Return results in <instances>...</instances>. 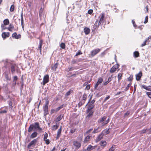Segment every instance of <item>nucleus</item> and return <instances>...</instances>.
Here are the masks:
<instances>
[{
  "label": "nucleus",
  "mask_w": 151,
  "mask_h": 151,
  "mask_svg": "<svg viewBox=\"0 0 151 151\" xmlns=\"http://www.w3.org/2000/svg\"><path fill=\"white\" fill-rule=\"evenodd\" d=\"M104 17V13H102L101 14L100 16L99 17V21L98 20H97L95 22L94 25L93 27L94 30H95L97 29L99 27V25H103L104 21L105 20V19Z\"/></svg>",
  "instance_id": "obj_1"
},
{
  "label": "nucleus",
  "mask_w": 151,
  "mask_h": 151,
  "mask_svg": "<svg viewBox=\"0 0 151 151\" xmlns=\"http://www.w3.org/2000/svg\"><path fill=\"white\" fill-rule=\"evenodd\" d=\"M35 128V129H38L39 131H41L42 129L40 126L39 123V122H35L34 124H31L30 125L28 129V132H32L33 129Z\"/></svg>",
  "instance_id": "obj_2"
},
{
  "label": "nucleus",
  "mask_w": 151,
  "mask_h": 151,
  "mask_svg": "<svg viewBox=\"0 0 151 151\" xmlns=\"http://www.w3.org/2000/svg\"><path fill=\"white\" fill-rule=\"evenodd\" d=\"M77 138L80 140L78 141L77 140H75L73 141V145L75 147L76 150H78L81 147V141L82 140V137H78Z\"/></svg>",
  "instance_id": "obj_3"
},
{
  "label": "nucleus",
  "mask_w": 151,
  "mask_h": 151,
  "mask_svg": "<svg viewBox=\"0 0 151 151\" xmlns=\"http://www.w3.org/2000/svg\"><path fill=\"white\" fill-rule=\"evenodd\" d=\"M49 104V101L48 99L46 100L45 104L44 105L43 107V111H44V115H46L48 114V105Z\"/></svg>",
  "instance_id": "obj_4"
},
{
  "label": "nucleus",
  "mask_w": 151,
  "mask_h": 151,
  "mask_svg": "<svg viewBox=\"0 0 151 151\" xmlns=\"http://www.w3.org/2000/svg\"><path fill=\"white\" fill-rule=\"evenodd\" d=\"M49 81V76L48 74L44 76L43 78V82L41 83L43 86H45V84L47 83Z\"/></svg>",
  "instance_id": "obj_5"
},
{
  "label": "nucleus",
  "mask_w": 151,
  "mask_h": 151,
  "mask_svg": "<svg viewBox=\"0 0 151 151\" xmlns=\"http://www.w3.org/2000/svg\"><path fill=\"white\" fill-rule=\"evenodd\" d=\"M10 68L12 73L13 74L15 72L16 69L18 68V67L16 64H10Z\"/></svg>",
  "instance_id": "obj_6"
},
{
  "label": "nucleus",
  "mask_w": 151,
  "mask_h": 151,
  "mask_svg": "<svg viewBox=\"0 0 151 151\" xmlns=\"http://www.w3.org/2000/svg\"><path fill=\"white\" fill-rule=\"evenodd\" d=\"M103 80V78L101 77H99L98 78L97 82L94 86V88L95 89H97L98 86L102 83Z\"/></svg>",
  "instance_id": "obj_7"
},
{
  "label": "nucleus",
  "mask_w": 151,
  "mask_h": 151,
  "mask_svg": "<svg viewBox=\"0 0 151 151\" xmlns=\"http://www.w3.org/2000/svg\"><path fill=\"white\" fill-rule=\"evenodd\" d=\"M37 142V140L36 139H35L29 143L27 147L28 149H30L31 147L32 146H35L36 145Z\"/></svg>",
  "instance_id": "obj_8"
},
{
  "label": "nucleus",
  "mask_w": 151,
  "mask_h": 151,
  "mask_svg": "<svg viewBox=\"0 0 151 151\" xmlns=\"http://www.w3.org/2000/svg\"><path fill=\"white\" fill-rule=\"evenodd\" d=\"M101 50L99 48H97L92 50L91 52V54L92 56H94L98 53Z\"/></svg>",
  "instance_id": "obj_9"
},
{
  "label": "nucleus",
  "mask_w": 151,
  "mask_h": 151,
  "mask_svg": "<svg viewBox=\"0 0 151 151\" xmlns=\"http://www.w3.org/2000/svg\"><path fill=\"white\" fill-rule=\"evenodd\" d=\"M119 65L118 64H115L113 65L111 68L110 70V72L113 73L116 70L119 68Z\"/></svg>",
  "instance_id": "obj_10"
},
{
  "label": "nucleus",
  "mask_w": 151,
  "mask_h": 151,
  "mask_svg": "<svg viewBox=\"0 0 151 151\" xmlns=\"http://www.w3.org/2000/svg\"><path fill=\"white\" fill-rule=\"evenodd\" d=\"M142 76V71H140L138 74L136 75V80L137 81L140 80Z\"/></svg>",
  "instance_id": "obj_11"
},
{
  "label": "nucleus",
  "mask_w": 151,
  "mask_h": 151,
  "mask_svg": "<svg viewBox=\"0 0 151 151\" xmlns=\"http://www.w3.org/2000/svg\"><path fill=\"white\" fill-rule=\"evenodd\" d=\"M10 70H9L8 71H5V72L4 73V75L5 78L7 80H10L11 78L9 77V74L10 73Z\"/></svg>",
  "instance_id": "obj_12"
},
{
  "label": "nucleus",
  "mask_w": 151,
  "mask_h": 151,
  "mask_svg": "<svg viewBox=\"0 0 151 151\" xmlns=\"http://www.w3.org/2000/svg\"><path fill=\"white\" fill-rule=\"evenodd\" d=\"M7 29L9 31L12 32L13 30H17L18 29L17 28V29H15L14 25L12 24H10Z\"/></svg>",
  "instance_id": "obj_13"
},
{
  "label": "nucleus",
  "mask_w": 151,
  "mask_h": 151,
  "mask_svg": "<svg viewBox=\"0 0 151 151\" xmlns=\"http://www.w3.org/2000/svg\"><path fill=\"white\" fill-rule=\"evenodd\" d=\"M104 136V134L102 133V132L99 134L96 139V142H97L101 140L103 138Z\"/></svg>",
  "instance_id": "obj_14"
},
{
  "label": "nucleus",
  "mask_w": 151,
  "mask_h": 151,
  "mask_svg": "<svg viewBox=\"0 0 151 151\" xmlns=\"http://www.w3.org/2000/svg\"><path fill=\"white\" fill-rule=\"evenodd\" d=\"M10 36V33L9 32H4L2 33L1 36L3 39H4L7 37H9Z\"/></svg>",
  "instance_id": "obj_15"
},
{
  "label": "nucleus",
  "mask_w": 151,
  "mask_h": 151,
  "mask_svg": "<svg viewBox=\"0 0 151 151\" xmlns=\"http://www.w3.org/2000/svg\"><path fill=\"white\" fill-rule=\"evenodd\" d=\"M43 41L42 40L40 39V40L39 43L38 45V48L37 49V50H40V53L41 52V50H42V47L43 43Z\"/></svg>",
  "instance_id": "obj_16"
},
{
  "label": "nucleus",
  "mask_w": 151,
  "mask_h": 151,
  "mask_svg": "<svg viewBox=\"0 0 151 151\" xmlns=\"http://www.w3.org/2000/svg\"><path fill=\"white\" fill-rule=\"evenodd\" d=\"M62 130V126H61L60 128L58 129L57 134L56 137V139H59V137H60L61 133V131Z\"/></svg>",
  "instance_id": "obj_17"
},
{
  "label": "nucleus",
  "mask_w": 151,
  "mask_h": 151,
  "mask_svg": "<svg viewBox=\"0 0 151 151\" xmlns=\"http://www.w3.org/2000/svg\"><path fill=\"white\" fill-rule=\"evenodd\" d=\"M12 37L14 38L18 39L21 38V36L20 34L17 35L16 32H14L12 34Z\"/></svg>",
  "instance_id": "obj_18"
},
{
  "label": "nucleus",
  "mask_w": 151,
  "mask_h": 151,
  "mask_svg": "<svg viewBox=\"0 0 151 151\" xmlns=\"http://www.w3.org/2000/svg\"><path fill=\"white\" fill-rule=\"evenodd\" d=\"M149 129H144L140 131V134H144L147 133V134H149L148 133L149 132Z\"/></svg>",
  "instance_id": "obj_19"
},
{
  "label": "nucleus",
  "mask_w": 151,
  "mask_h": 151,
  "mask_svg": "<svg viewBox=\"0 0 151 151\" xmlns=\"http://www.w3.org/2000/svg\"><path fill=\"white\" fill-rule=\"evenodd\" d=\"M84 32L86 35H88L90 32V29L89 28L86 27L84 29Z\"/></svg>",
  "instance_id": "obj_20"
},
{
  "label": "nucleus",
  "mask_w": 151,
  "mask_h": 151,
  "mask_svg": "<svg viewBox=\"0 0 151 151\" xmlns=\"http://www.w3.org/2000/svg\"><path fill=\"white\" fill-rule=\"evenodd\" d=\"M91 137V136L90 135H88L85 137L83 141L84 143L88 142L90 140Z\"/></svg>",
  "instance_id": "obj_21"
},
{
  "label": "nucleus",
  "mask_w": 151,
  "mask_h": 151,
  "mask_svg": "<svg viewBox=\"0 0 151 151\" xmlns=\"http://www.w3.org/2000/svg\"><path fill=\"white\" fill-rule=\"evenodd\" d=\"M95 101L94 99H93L91 101H90L88 102V106H93L94 107V103H95Z\"/></svg>",
  "instance_id": "obj_22"
},
{
  "label": "nucleus",
  "mask_w": 151,
  "mask_h": 151,
  "mask_svg": "<svg viewBox=\"0 0 151 151\" xmlns=\"http://www.w3.org/2000/svg\"><path fill=\"white\" fill-rule=\"evenodd\" d=\"M142 87L147 90L151 91V86H147L145 85H142Z\"/></svg>",
  "instance_id": "obj_23"
},
{
  "label": "nucleus",
  "mask_w": 151,
  "mask_h": 151,
  "mask_svg": "<svg viewBox=\"0 0 151 151\" xmlns=\"http://www.w3.org/2000/svg\"><path fill=\"white\" fill-rule=\"evenodd\" d=\"M133 56L134 58H137L139 56V53L138 51H135L133 52Z\"/></svg>",
  "instance_id": "obj_24"
},
{
  "label": "nucleus",
  "mask_w": 151,
  "mask_h": 151,
  "mask_svg": "<svg viewBox=\"0 0 151 151\" xmlns=\"http://www.w3.org/2000/svg\"><path fill=\"white\" fill-rule=\"evenodd\" d=\"M123 73H119L118 74L117 78H118V81L119 82L120 80L122 79Z\"/></svg>",
  "instance_id": "obj_25"
},
{
  "label": "nucleus",
  "mask_w": 151,
  "mask_h": 151,
  "mask_svg": "<svg viewBox=\"0 0 151 151\" xmlns=\"http://www.w3.org/2000/svg\"><path fill=\"white\" fill-rule=\"evenodd\" d=\"M106 117L104 116L103 117L100 119L98 121V123H100L104 121L106 119Z\"/></svg>",
  "instance_id": "obj_26"
},
{
  "label": "nucleus",
  "mask_w": 151,
  "mask_h": 151,
  "mask_svg": "<svg viewBox=\"0 0 151 151\" xmlns=\"http://www.w3.org/2000/svg\"><path fill=\"white\" fill-rule=\"evenodd\" d=\"M95 146H92L91 145H89L87 148V150L88 151H90L94 149L95 148Z\"/></svg>",
  "instance_id": "obj_27"
},
{
  "label": "nucleus",
  "mask_w": 151,
  "mask_h": 151,
  "mask_svg": "<svg viewBox=\"0 0 151 151\" xmlns=\"http://www.w3.org/2000/svg\"><path fill=\"white\" fill-rule=\"evenodd\" d=\"M83 60V59H82L81 58L78 59L77 61L76 60L74 59H73L71 61V63L73 64H74L78 62H80Z\"/></svg>",
  "instance_id": "obj_28"
},
{
  "label": "nucleus",
  "mask_w": 151,
  "mask_h": 151,
  "mask_svg": "<svg viewBox=\"0 0 151 151\" xmlns=\"http://www.w3.org/2000/svg\"><path fill=\"white\" fill-rule=\"evenodd\" d=\"M66 106V104H64L58 107L55 110V112L58 111L60 109H62L63 107H65Z\"/></svg>",
  "instance_id": "obj_29"
},
{
  "label": "nucleus",
  "mask_w": 151,
  "mask_h": 151,
  "mask_svg": "<svg viewBox=\"0 0 151 151\" xmlns=\"http://www.w3.org/2000/svg\"><path fill=\"white\" fill-rule=\"evenodd\" d=\"M37 135V133L36 132H34L30 135V137L31 138L33 139L36 137Z\"/></svg>",
  "instance_id": "obj_30"
},
{
  "label": "nucleus",
  "mask_w": 151,
  "mask_h": 151,
  "mask_svg": "<svg viewBox=\"0 0 151 151\" xmlns=\"http://www.w3.org/2000/svg\"><path fill=\"white\" fill-rule=\"evenodd\" d=\"M58 65V63H56L52 66V69L56 71V68H57Z\"/></svg>",
  "instance_id": "obj_31"
},
{
  "label": "nucleus",
  "mask_w": 151,
  "mask_h": 151,
  "mask_svg": "<svg viewBox=\"0 0 151 151\" xmlns=\"http://www.w3.org/2000/svg\"><path fill=\"white\" fill-rule=\"evenodd\" d=\"M101 130V129H100L99 127H98L96 129H94L93 131V133H96L99 132H100Z\"/></svg>",
  "instance_id": "obj_32"
},
{
  "label": "nucleus",
  "mask_w": 151,
  "mask_h": 151,
  "mask_svg": "<svg viewBox=\"0 0 151 151\" xmlns=\"http://www.w3.org/2000/svg\"><path fill=\"white\" fill-rule=\"evenodd\" d=\"M21 25L22 28H24V19L23 18V13H22L21 15Z\"/></svg>",
  "instance_id": "obj_33"
},
{
  "label": "nucleus",
  "mask_w": 151,
  "mask_h": 151,
  "mask_svg": "<svg viewBox=\"0 0 151 151\" xmlns=\"http://www.w3.org/2000/svg\"><path fill=\"white\" fill-rule=\"evenodd\" d=\"M100 144L101 146L105 147L107 144V143L105 141H101L100 142Z\"/></svg>",
  "instance_id": "obj_34"
},
{
  "label": "nucleus",
  "mask_w": 151,
  "mask_h": 151,
  "mask_svg": "<svg viewBox=\"0 0 151 151\" xmlns=\"http://www.w3.org/2000/svg\"><path fill=\"white\" fill-rule=\"evenodd\" d=\"M88 113V114L87 116L86 117L89 118L90 117H92L93 116V111H91L89 112H87Z\"/></svg>",
  "instance_id": "obj_35"
},
{
  "label": "nucleus",
  "mask_w": 151,
  "mask_h": 151,
  "mask_svg": "<svg viewBox=\"0 0 151 151\" xmlns=\"http://www.w3.org/2000/svg\"><path fill=\"white\" fill-rule=\"evenodd\" d=\"M151 40V35L149 36L147 38H146L145 41L147 42V45H148L150 41Z\"/></svg>",
  "instance_id": "obj_36"
},
{
  "label": "nucleus",
  "mask_w": 151,
  "mask_h": 151,
  "mask_svg": "<svg viewBox=\"0 0 151 151\" xmlns=\"http://www.w3.org/2000/svg\"><path fill=\"white\" fill-rule=\"evenodd\" d=\"M9 20L7 19H5L3 21L4 24L5 25H7L9 24Z\"/></svg>",
  "instance_id": "obj_37"
},
{
  "label": "nucleus",
  "mask_w": 151,
  "mask_h": 151,
  "mask_svg": "<svg viewBox=\"0 0 151 151\" xmlns=\"http://www.w3.org/2000/svg\"><path fill=\"white\" fill-rule=\"evenodd\" d=\"M15 9V6L14 4H12L10 8V11L11 12H13L14 11Z\"/></svg>",
  "instance_id": "obj_38"
},
{
  "label": "nucleus",
  "mask_w": 151,
  "mask_h": 151,
  "mask_svg": "<svg viewBox=\"0 0 151 151\" xmlns=\"http://www.w3.org/2000/svg\"><path fill=\"white\" fill-rule=\"evenodd\" d=\"M87 95L86 93H84L82 97V101H84L85 102L86 101L87 99Z\"/></svg>",
  "instance_id": "obj_39"
},
{
  "label": "nucleus",
  "mask_w": 151,
  "mask_h": 151,
  "mask_svg": "<svg viewBox=\"0 0 151 151\" xmlns=\"http://www.w3.org/2000/svg\"><path fill=\"white\" fill-rule=\"evenodd\" d=\"M85 103V102L84 101L81 100L80 101L78 104V106L79 107H81L82 105L84 104Z\"/></svg>",
  "instance_id": "obj_40"
},
{
  "label": "nucleus",
  "mask_w": 151,
  "mask_h": 151,
  "mask_svg": "<svg viewBox=\"0 0 151 151\" xmlns=\"http://www.w3.org/2000/svg\"><path fill=\"white\" fill-rule=\"evenodd\" d=\"M73 92V90L72 89H70L65 94V95L66 96H68L70 95V93H72Z\"/></svg>",
  "instance_id": "obj_41"
},
{
  "label": "nucleus",
  "mask_w": 151,
  "mask_h": 151,
  "mask_svg": "<svg viewBox=\"0 0 151 151\" xmlns=\"http://www.w3.org/2000/svg\"><path fill=\"white\" fill-rule=\"evenodd\" d=\"M8 104L9 105V108H12L13 107L12 106V103L11 100H10L9 101H8Z\"/></svg>",
  "instance_id": "obj_42"
},
{
  "label": "nucleus",
  "mask_w": 151,
  "mask_h": 151,
  "mask_svg": "<svg viewBox=\"0 0 151 151\" xmlns=\"http://www.w3.org/2000/svg\"><path fill=\"white\" fill-rule=\"evenodd\" d=\"M60 47L62 49H65V43L62 42L60 45Z\"/></svg>",
  "instance_id": "obj_43"
},
{
  "label": "nucleus",
  "mask_w": 151,
  "mask_h": 151,
  "mask_svg": "<svg viewBox=\"0 0 151 151\" xmlns=\"http://www.w3.org/2000/svg\"><path fill=\"white\" fill-rule=\"evenodd\" d=\"M109 121V118H108L107 120L106 121H105L103 122L102 124V126H104L106 124H107Z\"/></svg>",
  "instance_id": "obj_44"
},
{
  "label": "nucleus",
  "mask_w": 151,
  "mask_h": 151,
  "mask_svg": "<svg viewBox=\"0 0 151 151\" xmlns=\"http://www.w3.org/2000/svg\"><path fill=\"white\" fill-rule=\"evenodd\" d=\"M62 117L61 115L59 116L56 118V122H58L60 121L62 119Z\"/></svg>",
  "instance_id": "obj_45"
},
{
  "label": "nucleus",
  "mask_w": 151,
  "mask_h": 151,
  "mask_svg": "<svg viewBox=\"0 0 151 151\" xmlns=\"http://www.w3.org/2000/svg\"><path fill=\"white\" fill-rule=\"evenodd\" d=\"M74 69V68L72 67H69L68 68L66 69V71L67 72H68L70 71L73 70Z\"/></svg>",
  "instance_id": "obj_46"
},
{
  "label": "nucleus",
  "mask_w": 151,
  "mask_h": 151,
  "mask_svg": "<svg viewBox=\"0 0 151 151\" xmlns=\"http://www.w3.org/2000/svg\"><path fill=\"white\" fill-rule=\"evenodd\" d=\"M131 85H132V83H129L127 85V86L125 88V91H127L129 89V87L131 86Z\"/></svg>",
  "instance_id": "obj_47"
},
{
  "label": "nucleus",
  "mask_w": 151,
  "mask_h": 151,
  "mask_svg": "<svg viewBox=\"0 0 151 151\" xmlns=\"http://www.w3.org/2000/svg\"><path fill=\"white\" fill-rule=\"evenodd\" d=\"M93 106H88V109L87 110V112H89L91 111H92V109L93 108Z\"/></svg>",
  "instance_id": "obj_48"
},
{
  "label": "nucleus",
  "mask_w": 151,
  "mask_h": 151,
  "mask_svg": "<svg viewBox=\"0 0 151 151\" xmlns=\"http://www.w3.org/2000/svg\"><path fill=\"white\" fill-rule=\"evenodd\" d=\"M76 130V128H73L71 129H70V133L71 134H73L74 132H75Z\"/></svg>",
  "instance_id": "obj_49"
},
{
  "label": "nucleus",
  "mask_w": 151,
  "mask_h": 151,
  "mask_svg": "<svg viewBox=\"0 0 151 151\" xmlns=\"http://www.w3.org/2000/svg\"><path fill=\"white\" fill-rule=\"evenodd\" d=\"M58 125H54L52 127V129L53 130H55L58 129Z\"/></svg>",
  "instance_id": "obj_50"
},
{
  "label": "nucleus",
  "mask_w": 151,
  "mask_h": 151,
  "mask_svg": "<svg viewBox=\"0 0 151 151\" xmlns=\"http://www.w3.org/2000/svg\"><path fill=\"white\" fill-rule=\"evenodd\" d=\"M43 140L45 142V143L47 145H49L50 142V141L49 139H46Z\"/></svg>",
  "instance_id": "obj_51"
},
{
  "label": "nucleus",
  "mask_w": 151,
  "mask_h": 151,
  "mask_svg": "<svg viewBox=\"0 0 151 151\" xmlns=\"http://www.w3.org/2000/svg\"><path fill=\"white\" fill-rule=\"evenodd\" d=\"M43 12V9L42 7H41L40 9L39 15L40 17H41L42 16V13Z\"/></svg>",
  "instance_id": "obj_52"
},
{
  "label": "nucleus",
  "mask_w": 151,
  "mask_h": 151,
  "mask_svg": "<svg viewBox=\"0 0 151 151\" xmlns=\"http://www.w3.org/2000/svg\"><path fill=\"white\" fill-rule=\"evenodd\" d=\"M48 135L47 133V132H45L44 135L43 140L47 139L48 137Z\"/></svg>",
  "instance_id": "obj_53"
},
{
  "label": "nucleus",
  "mask_w": 151,
  "mask_h": 151,
  "mask_svg": "<svg viewBox=\"0 0 151 151\" xmlns=\"http://www.w3.org/2000/svg\"><path fill=\"white\" fill-rule=\"evenodd\" d=\"M146 94L148 97L151 99V91L150 92H146Z\"/></svg>",
  "instance_id": "obj_54"
},
{
  "label": "nucleus",
  "mask_w": 151,
  "mask_h": 151,
  "mask_svg": "<svg viewBox=\"0 0 151 151\" xmlns=\"http://www.w3.org/2000/svg\"><path fill=\"white\" fill-rule=\"evenodd\" d=\"M133 79V76H130L127 78V80L129 81H132Z\"/></svg>",
  "instance_id": "obj_55"
},
{
  "label": "nucleus",
  "mask_w": 151,
  "mask_h": 151,
  "mask_svg": "<svg viewBox=\"0 0 151 151\" xmlns=\"http://www.w3.org/2000/svg\"><path fill=\"white\" fill-rule=\"evenodd\" d=\"M130 113V112L129 111H127L124 114V117H125L129 115Z\"/></svg>",
  "instance_id": "obj_56"
},
{
  "label": "nucleus",
  "mask_w": 151,
  "mask_h": 151,
  "mask_svg": "<svg viewBox=\"0 0 151 151\" xmlns=\"http://www.w3.org/2000/svg\"><path fill=\"white\" fill-rule=\"evenodd\" d=\"M82 54V53L81 52V51L80 50H78V52L76 53L75 56H77L80 55H81Z\"/></svg>",
  "instance_id": "obj_57"
},
{
  "label": "nucleus",
  "mask_w": 151,
  "mask_h": 151,
  "mask_svg": "<svg viewBox=\"0 0 151 151\" xmlns=\"http://www.w3.org/2000/svg\"><path fill=\"white\" fill-rule=\"evenodd\" d=\"M6 25H5L4 24H2L1 26V28H2V30H4L6 29L7 28L5 27V26Z\"/></svg>",
  "instance_id": "obj_58"
},
{
  "label": "nucleus",
  "mask_w": 151,
  "mask_h": 151,
  "mask_svg": "<svg viewBox=\"0 0 151 151\" xmlns=\"http://www.w3.org/2000/svg\"><path fill=\"white\" fill-rule=\"evenodd\" d=\"M27 4L29 7H31L32 4V2L30 1H27Z\"/></svg>",
  "instance_id": "obj_59"
},
{
  "label": "nucleus",
  "mask_w": 151,
  "mask_h": 151,
  "mask_svg": "<svg viewBox=\"0 0 151 151\" xmlns=\"http://www.w3.org/2000/svg\"><path fill=\"white\" fill-rule=\"evenodd\" d=\"M146 45H147V42L145 40V41L143 42V43L141 45V47H143Z\"/></svg>",
  "instance_id": "obj_60"
},
{
  "label": "nucleus",
  "mask_w": 151,
  "mask_h": 151,
  "mask_svg": "<svg viewBox=\"0 0 151 151\" xmlns=\"http://www.w3.org/2000/svg\"><path fill=\"white\" fill-rule=\"evenodd\" d=\"M93 11L92 9H90L88 10V13L89 14H91L93 12Z\"/></svg>",
  "instance_id": "obj_61"
},
{
  "label": "nucleus",
  "mask_w": 151,
  "mask_h": 151,
  "mask_svg": "<svg viewBox=\"0 0 151 151\" xmlns=\"http://www.w3.org/2000/svg\"><path fill=\"white\" fill-rule=\"evenodd\" d=\"M148 17L147 16H146L145 19V20L144 22V23L145 24L146 23L148 22Z\"/></svg>",
  "instance_id": "obj_62"
},
{
  "label": "nucleus",
  "mask_w": 151,
  "mask_h": 151,
  "mask_svg": "<svg viewBox=\"0 0 151 151\" xmlns=\"http://www.w3.org/2000/svg\"><path fill=\"white\" fill-rule=\"evenodd\" d=\"M132 22L134 27H137V25H136L135 21L133 20H132Z\"/></svg>",
  "instance_id": "obj_63"
},
{
  "label": "nucleus",
  "mask_w": 151,
  "mask_h": 151,
  "mask_svg": "<svg viewBox=\"0 0 151 151\" xmlns=\"http://www.w3.org/2000/svg\"><path fill=\"white\" fill-rule=\"evenodd\" d=\"M114 147H113V145L110 148L109 150V151H114Z\"/></svg>",
  "instance_id": "obj_64"
}]
</instances>
